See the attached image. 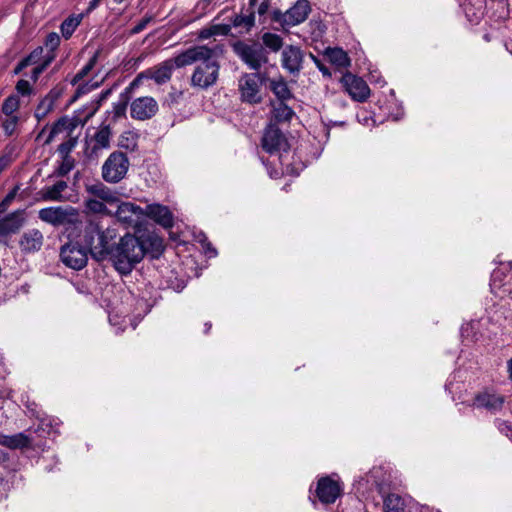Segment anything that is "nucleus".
Segmentation results:
<instances>
[{
	"label": "nucleus",
	"instance_id": "obj_1",
	"mask_svg": "<svg viewBox=\"0 0 512 512\" xmlns=\"http://www.w3.org/2000/svg\"><path fill=\"white\" fill-rule=\"evenodd\" d=\"M222 53L223 48L218 44L212 47L197 45L183 51V56L189 59L187 66L197 63L191 76V86L207 89L217 82L220 70L218 58Z\"/></svg>",
	"mask_w": 512,
	"mask_h": 512
},
{
	"label": "nucleus",
	"instance_id": "obj_2",
	"mask_svg": "<svg viewBox=\"0 0 512 512\" xmlns=\"http://www.w3.org/2000/svg\"><path fill=\"white\" fill-rule=\"evenodd\" d=\"M145 255L143 243L136 236L126 233L114 244L107 259L115 269L123 274H129Z\"/></svg>",
	"mask_w": 512,
	"mask_h": 512
},
{
	"label": "nucleus",
	"instance_id": "obj_3",
	"mask_svg": "<svg viewBox=\"0 0 512 512\" xmlns=\"http://www.w3.org/2000/svg\"><path fill=\"white\" fill-rule=\"evenodd\" d=\"M117 235L116 228L104 229L99 221L89 220L84 229L83 239L92 257L97 261H102L108 258Z\"/></svg>",
	"mask_w": 512,
	"mask_h": 512
},
{
	"label": "nucleus",
	"instance_id": "obj_4",
	"mask_svg": "<svg viewBox=\"0 0 512 512\" xmlns=\"http://www.w3.org/2000/svg\"><path fill=\"white\" fill-rule=\"evenodd\" d=\"M187 56H183V51L174 57L167 59L153 68L147 69L139 73L134 80L125 88V94L133 93L136 88L140 87L144 79H152L156 84L162 85L170 81L173 71L176 68L187 66L189 61Z\"/></svg>",
	"mask_w": 512,
	"mask_h": 512
},
{
	"label": "nucleus",
	"instance_id": "obj_5",
	"mask_svg": "<svg viewBox=\"0 0 512 512\" xmlns=\"http://www.w3.org/2000/svg\"><path fill=\"white\" fill-rule=\"evenodd\" d=\"M130 162L126 154L115 151L104 161L101 168V175L105 182L116 184L127 174Z\"/></svg>",
	"mask_w": 512,
	"mask_h": 512
},
{
	"label": "nucleus",
	"instance_id": "obj_6",
	"mask_svg": "<svg viewBox=\"0 0 512 512\" xmlns=\"http://www.w3.org/2000/svg\"><path fill=\"white\" fill-rule=\"evenodd\" d=\"M233 49L252 70H259L268 61L267 52L259 43L246 44L244 42H237L234 44Z\"/></svg>",
	"mask_w": 512,
	"mask_h": 512
},
{
	"label": "nucleus",
	"instance_id": "obj_7",
	"mask_svg": "<svg viewBox=\"0 0 512 512\" xmlns=\"http://www.w3.org/2000/svg\"><path fill=\"white\" fill-rule=\"evenodd\" d=\"M112 216L126 228L135 229L144 221V209L133 202L119 200L116 210L112 211Z\"/></svg>",
	"mask_w": 512,
	"mask_h": 512
},
{
	"label": "nucleus",
	"instance_id": "obj_8",
	"mask_svg": "<svg viewBox=\"0 0 512 512\" xmlns=\"http://www.w3.org/2000/svg\"><path fill=\"white\" fill-rule=\"evenodd\" d=\"M77 216V210L71 206L46 207L40 209L38 212V217L40 220L53 226L70 224L76 219Z\"/></svg>",
	"mask_w": 512,
	"mask_h": 512
},
{
	"label": "nucleus",
	"instance_id": "obj_9",
	"mask_svg": "<svg viewBox=\"0 0 512 512\" xmlns=\"http://www.w3.org/2000/svg\"><path fill=\"white\" fill-rule=\"evenodd\" d=\"M60 258L63 264L74 270H81L88 261L87 251L79 243H68L62 246Z\"/></svg>",
	"mask_w": 512,
	"mask_h": 512
},
{
	"label": "nucleus",
	"instance_id": "obj_10",
	"mask_svg": "<svg viewBox=\"0 0 512 512\" xmlns=\"http://www.w3.org/2000/svg\"><path fill=\"white\" fill-rule=\"evenodd\" d=\"M261 78L256 73L245 74L239 79V91L241 99L250 104L261 102L260 95Z\"/></svg>",
	"mask_w": 512,
	"mask_h": 512
},
{
	"label": "nucleus",
	"instance_id": "obj_11",
	"mask_svg": "<svg viewBox=\"0 0 512 512\" xmlns=\"http://www.w3.org/2000/svg\"><path fill=\"white\" fill-rule=\"evenodd\" d=\"M289 147L286 136L281 130L271 123L265 129L262 137V148L269 154L287 151Z\"/></svg>",
	"mask_w": 512,
	"mask_h": 512
},
{
	"label": "nucleus",
	"instance_id": "obj_12",
	"mask_svg": "<svg viewBox=\"0 0 512 512\" xmlns=\"http://www.w3.org/2000/svg\"><path fill=\"white\" fill-rule=\"evenodd\" d=\"M159 110L157 101L151 96H141L130 103V116L135 120H148L154 117Z\"/></svg>",
	"mask_w": 512,
	"mask_h": 512
},
{
	"label": "nucleus",
	"instance_id": "obj_13",
	"mask_svg": "<svg viewBox=\"0 0 512 512\" xmlns=\"http://www.w3.org/2000/svg\"><path fill=\"white\" fill-rule=\"evenodd\" d=\"M341 82L354 100L363 102L368 98L370 89L362 78L347 73L342 77Z\"/></svg>",
	"mask_w": 512,
	"mask_h": 512
},
{
	"label": "nucleus",
	"instance_id": "obj_14",
	"mask_svg": "<svg viewBox=\"0 0 512 512\" xmlns=\"http://www.w3.org/2000/svg\"><path fill=\"white\" fill-rule=\"evenodd\" d=\"M145 217H148L165 229L172 228L174 225V217L170 209L159 203L147 205L144 209Z\"/></svg>",
	"mask_w": 512,
	"mask_h": 512
},
{
	"label": "nucleus",
	"instance_id": "obj_15",
	"mask_svg": "<svg viewBox=\"0 0 512 512\" xmlns=\"http://www.w3.org/2000/svg\"><path fill=\"white\" fill-rule=\"evenodd\" d=\"M341 492L342 488L339 482L330 477H323L317 483L316 493L322 503H334Z\"/></svg>",
	"mask_w": 512,
	"mask_h": 512
},
{
	"label": "nucleus",
	"instance_id": "obj_16",
	"mask_svg": "<svg viewBox=\"0 0 512 512\" xmlns=\"http://www.w3.org/2000/svg\"><path fill=\"white\" fill-rule=\"evenodd\" d=\"M503 404L504 396L488 389L479 392L473 400L475 408H483L492 413L501 410Z\"/></svg>",
	"mask_w": 512,
	"mask_h": 512
},
{
	"label": "nucleus",
	"instance_id": "obj_17",
	"mask_svg": "<svg viewBox=\"0 0 512 512\" xmlns=\"http://www.w3.org/2000/svg\"><path fill=\"white\" fill-rule=\"evenodd\" d=\"M382 476V470L380 468H373L365 476L360 477L354 483L356 493L360 496H365L368 492L374 488L381 491L382 485L380 478Z\"/></svg>",
	"mask_w": 512,
	"mask_h": 512
},
{
	"label": "nucleus",
	"instance_id": "obj_18",
	"mask_svg": "<svg viewBox=\"0 0 512 512\" xmlns=\"http://www.w3.org/2000/svg\"><path fill=\"white\" fill-rule=\"evenodd\" d=\"M310 12V5L307 0H298L294 6L282 15L283 26H295L306 20Z\"/></svg>",
	"mask_w": 512,
	"mask_h": 512
},
{
	"label": "nucleus",
	"instance_id": "obj_19",
	"mask_svg": "<svg viewBox=\"0 0 512 512\" xmlns=\"http://www.w3.org/2000/svg\"><path fill=\"white\" fill-rule=\"evenodd\" d=\"M303 52L298 46H287L282 51V66L291 74H297L302 69Z\"/></svg>",
	"mask_w": 512,
	"mask_h": 512
},
{
	"label": "nucleus",
	"instance_id": "obj_20",
	"mask_svg": "<svg viewBox=\"0 0 512 512\" xmlns=\"http://www.w3.org/2000/svg\"><path fill=\"white\" fill-rule=\"evenodd\" d=\"M86 192L107 205H116L120 200V195L117 191L101 182L87 185Z\"/></svg>",
	"mask_w": 512,
	"mask_h": 512
},
{
	"label": "nucleus",
	"instance_id": "obj_21",
	"mask_svg": "<svg viewBox=\"0 0 512 512\" xmlns=\"http://www.w3.org/2000/svg\"><path fill=\"white\" fill-rule=\"evenodd\" d=\"M507 275L504 274L503 268L495 269L491 275L490 288L491 292L499 298H504L512 293V285L506 281Z\"/></svg>",
	"mask_w": 512,
	"mask_h": 512
},
{
	"label": "nucleus",
	"instance_id": "obj_22",
	"mask_svg": "<svg viewBox=\"0 0 512 512\" xmlns=\"http://www.w3.org/2000/svg\"><path fill=\"white\" fill-rule=\"evenodd\" d=\"M43 244V234L38 229L26 231L19 240L20 248L25 253L40 250Z\"/></svg>",
	"mask_w": 512,
	"mask_h": 512
},
{
	"label": "nucleus",
	"instance_id": "obj_23",
	"mask_svg": "<svg viewBox=\"0 0 512 512\" xmlns=\"http://www.w3.org/2000/svg\"><path fill=\"white\" fill-rule=\"evenodd\" d=\"M32 443L30 435L21 432L14 435H0V445L9 449H22L29 447Z\"/></svg>",
	"mask_w": 512,
	"mask_h": 512
},
{
	"label": "nucleus",
	"instance_id": "obj_24",
	"mask_svg": "<svg viewBox=\"0 0 512 512\" xmlns=\"http://www.w3.org/2000/svg\"><path fill=\"white\" fill-rule=\"evenodd\" d=\"M67 182L61 180L51 186H45L41 189V198L44 201H66L67 198L63 195V192L67 189Z\"/></svg>",
	"mask_w": 512,
	"mask_h": 512
},
{
	"label": "nucleus",
	"instance_id": "obj_25",
	"mask_svg": "<svg viewBox=\"0 0 512 512\" xmlns=\"http://www.w3.org/2000/svg\"><path fill=\"white\" fill-rule=\"evenodd\" d=\"M23 219L20 212H13L0 219V236L17 231L22 226Z\"/></svg>",
	"mask_w": 512,
	"mask_h": 512
},
{
	"label": "nucleus",
	"instance_id": "obj_26",
	"mask_svg": "<svg viewBox=\"0 0 512 512\" xmlns=\"http://www.w3.org/2000/svg\"><path fill=\"white\" fill-rule=\"evenodd\" d=\"M293 116L294 111L284 102H272V120L278 123L288 122Z\"/></svg>",
	"mask_w": 512,
	"mask_h": 512
},
{
	"label": "nucleus",
	"instance_id": "obj_27",
	"mask_svg": "<svg viewBox=\"0 0 512 512\" xmlns=\"http://www.w3.org/2000/svg\"><path fill=\"white\" fill-rule=\"evenodd\" d=\"M124 94L125 90L120 95L121 100L117 103H114L112 110L107 112L108 121L110 124L116 122L117 120L125 116L127 104L128 101L130 100V96L132 95V93H127L126 95Z\"/></svg>",
	"mask_w": 512,
	"mask_h": 512
},
{
	"label": "nucleus",
	"instance_id": "obj_28",
	"mask_svg": "<svg viewBox=\"0 0 512 512\" xmlns=\"http://www.w3.org/2000/svg\"><path fill=\"white\" fill-rule=\"evenodd\" d=\"M326 56L332 64L339 68H346L350 65L347 53L341 48H328Z\"/></svg>",
	"mask_w": 512,
	"mask_h": 512
},
{
	"label": "nucleus",
	"instance_id": "obj_29",
	"mask_svg": "<svg viewBox=\"0 0 512 512\" xmlns=\"http://www.w3.org/2000/svg\"><path fill=\"white\" fill-rule=\"evenodd\" d=\"M84 207L88 213L112 216V211L108 208L107 204L93 196L85 199Z\"/></svg>",
	"mask_w": 512,
	"mask_h": 512
},
{
	"label": "nucleus",
	"instance_id": "obj_30",
	"mask_svg": "<svg viewBox=\"0 0 512 512\" xmlns=\"http://www.w3.org/2000/svg\"><path fill=\"white\" fill-rule=\"evenodd\" d=\"M111 137L110 123L102 125L94 134V149H103L109 147Z\"/></svg>",
	"mask_w": 512,
	"mask_h": 512
},
{
	"label": "nucleus",
	"instance_id": "obj_31",
	"mask_svg": "<svg viewBox=\"0 0 512 512\" xmlns=\"http://www.w3.org/2000/svg\"><path fill=\"white\" fill-rule=\"evenodd\" d=\"M81 21L82 15H72L66 18L60 26L62 36L65 39H69L76 28L80 25Z\"/></svg>",
	"mask_w": 512,
	"mask_h": 512
},
{
	"label": "nucleus",
	"instance_id": "obj_32",
	"mask_svg": "<svg viewBox=\"0 0 512 512\" xmlns=\"http://www.w3.org/2000/svg\"><path fill=\"white\" fill-rule=\"evenodd\" d=\"M55 99L51 95L44 97L37 105L34 115L38 120L44 119L54 108Z\"/></svg>",
	"mask_w": 512,
	"mask_h": 512
},
{
	"label": "nucleus",
	"instance_id": "obj_33",
	"mask_svg": "<svg viewBox=\"0 0 512 512\" xmlns=\"http://www.w3.org/2000/svg\"><path fill=\"white\" fill-rule=\"evenodd\" d=\"M138 138L139 135L136 131H125L119 138V145L126 150L134 151L138 145Z\"/></svg>",
	"mask_w": 512,
	"mask_h": 512
},
{
	"label": "nucleus",
	"instance_id": "obj_34",
	"mask_svg": "<svg viewBox=\"0 0 512 512\" xmlns=\"http://www.w3.org/2000/svg\"><path fill=\"white\" fill-rule=\"evenodd\" d=\"M248 4L250 12L254 13V15L258 14L260 21H262V18H265L269 12L271 0H249Z\"/></svg>",
	"mask_w": 512,
	"mask_h": 512
},
{
	"label": "nucleus",
	"instance_id": "obj_35",
	"mask_svg": "<svg viewBox=\"0 0 512 512\" xmlns=\"http://www.w3.org/2000/svg\"><path fill=\"white\" fill-rule=\"evenodd\" d=\"M272 92L278 98L277 101L284 102L285 100L291 97V92L288 88V85L283 80H273L270 84Z\"/></svg>",
	"mask_w": 512,
	"mask_h": 512
},
{
	"label": "nucleus",
	"instance_id": "obj_36",
	"mask_svg": "<svg viewBox=\"0 0 512 512\" xmlns=\"http://www.w3.org/2000/svg\"><path fill=\"white\" fill-rule=\"evenodd\" d=\"M404 509V501L397 494H389L384 498L385 512H402Z\"/></svg>",
	"mask_w": 512,
	"mask_h": 512
},
{
	"label": "nucleus",
	"instance_id": "obj_37",
	"mask_svg": "<svg viewBox=\"0 0 512 512\" xmlns=\"http://www.w3.org/2000/svg\"><path fill=\"white\" fill-rule=\"evenodd\" d=\"M262 42L272 52H278L283 46L282 38L278 34L271 32H266L262 35Z\"/></svg>",
	"mask_w": 512,
	"mask_h": 512
},
{
	"label": "nucleus",
	"instance_id": "obj_38",
	"mask_svg": "<svg viewBox=\"0 0 512 512\" xmlns=\"http://www.w3.org/2000/svg\"><path fill=\"white\" fill-rule=\"evenodd\" d=\"M232 24L234 27H239L245 32H248L255 25V15L252 12H250L248 15H236L232 21Z\"/></svg>",
	"mask_w": 512,
	"mask_h": 512
},
{
	"label": "nucleus",
	"instance_id": "obj_39",
	"mask_svg": "<svg viewBox=\"0 0 512 512\" xmlns=\"http://www.w3.org/2000/svg\"><path fill=\"white\" fill-rule=\"evenodd\" d=\"M0 121L5 135L11 136L16 132L19 122L17 115H4V117H0Z\"/></svg>",
	"mask_w": 512,
	"mask_h": 512
},
{
	"label": "nucleus",
	"instance_id": "obj_40",
	"mask_svg": "<svg viewBox=\"0 0 512 512\" xmlns=\"http://www.w3.org/2000/svg\"><path fill=\"white\" fill-rule=\"evenodd\" d=\"M73 128V122L67 117H62L52 126L49 139L53 138L54 136L62 132L69 133L72 131Z\"/></svg>",
	"mask_w": 512,
	"mask_h": 512
},
{
	"label": "nucleus",
	"instance_id": "obj_41",
	"mask_svg": "<svg viewBox=\"0 0 512 512\" xmlns=\"http://www.w3.org/2000/svg\"><path fill=\"white\" fill-rule=\"evenodd\" d=\"M97 62V54L93 55L85 66L77 72V74L71 80L72 85L79 84L88 74L92 71Z\"/></svg>",
	"mask_w": 512,
	"mask_h": 512
},
{
	"label": "nucleus",
	"instance_id": "obj_42",
	"mask_svg": "<svg viewBox=\"0 0 512 512\" xmlns=\"http://www.w3.org/2000/svg\"><path fill=\"white\" fill-rule=\"evenodd\" d=\"M19 106L18 96L11 95L4 100L1 110L3 115H16L15 112L19 109Z\"/></svg>",
	"mask_w": 512,
	"mask_h": 512
},
{
	"label": "nucleus",
	"instance_id": "obj_43",
	"mask_svg": "<svg viewBox=\"0 0 512 512\" xmlns=\"http://www.w3.org/2000/svg\"><path fill=\"white\" fill-rule=\"evenodd\" d=\"M194 238L197 242H199L202 245L204 252L208 257L211 258L217 255V251L211 246L210 242H208L206 235L202 231L196 233L194 235Z\"/></svg>",
	"mask_w": 512,
	"mask_h": 512
},
{
	"label": "nucleus",
	"instance_id": "obj_44",
	"mask_svg": "<svg viewBox=\"0 0 512 512\" xmlns=\"http://www.w3.org/2000/svg\"><path fill=\"white\" fill-rule=\"evenodd\" d=\"M74 166L75 160L72 156L62 157V160L56 169V174L58 176H65L74 168Z\"/></svg>",
	"mask_w": 512,
	"mask_h": 512
},
{
	"label": "nucleus",
	"instance_id": "obj_45",
	"mask_svg": "<svg viewBox=\"0 0 512 512\" xmlns=\"http://www.w3.org/2000/svg\"><path fill=\"white\" fill-rule=\"evenodd\" d=\"M109 322L112 326L115 327V332L119 333L123 331L126 326V317H120L117 314L110 313L109 314Z\"/></svg>",
	"mask_w": 512,
	"mask_h": 512
},
{
	"label": "nucleus",
	"instance_id": "obj_46",
	"mask_svg": "<svg viewBox=\"0 0 512 512\" xmlns=\"http://www.w3.org/2000/svg\"><path fill=\"white\" fill-rule=\"evenodd\" d=\"M99 85H100V82H94V83L86 82L84 84L79 83V86L75 92L74 98H78V97L92 91L93 89H96Z\"/></svg>",
	"mask_w": 512,
	"mask_h": 512
},
{
	"label": "nucleus",
	"instance_id": "obj_47",
	"mask_svg": "<svg viewBox=\"0 0 512 512\" xmlns=\"http://www.w3.org/2000/svg\"><path fill=\"white\" fill-rule=\"evenodd\" d=\"M99 85H100V82H94V83L86 82L84 84L79 83V86L75 92L74 98H78V97L92 91L93 89H96Z\"/></svg>",
	"mask_w": 512,
	"mask_h": 512
},
{
	"label": "nucleus",
	"instance_id": "obj_48",
	"mask_svg": "<svg viewBox=\"0 0 512 512\" xmlns=\"http://www.w3.org/2000/svg\"><path fill=\"white\" fill-rule=\"evenodd\" d=\"M60 44V37L57 33H49L46 37L45 46L50 50L54 51Z\"/></svg>",
	"mask_w": 512,
	"mask_h": 512
},
{
	"label": "nucleus",
	"instance_id": "obj_49",
	"mask_svg": "<svg viewBox=\"0 0 512 512\" xmlns=\"http://www.w3.org/2000/svg\"><path fill=\"white\" fill-rule=\"evenodd\" d=\"M73 147L74 143L72 141H66L59 145L58 152L62 157L71 156L70 152L72 151Z\"/></svg>",
	"mask_w": 512,
	"mask_h": 512
},
{
	"label": "nucleus",
	"instance_id": "obj_50",
	"mask_svg": "<svg viewBox=\"0 0 512 512\" xmlns=\"http://www.w3.org/2000/svg\"><path fill=\"white\" fill-rule=\"evenodd\" d=\"M16 90L18 93L22 95H27L30 93L31 86L30 83L27 80H19L16 84Z\"/></svg>",
	"mask_w": 512,
	"mask_h": 512
},
{
	"label": "nucleus",
	"instance_id": "obj_51",
	"mask_svg": "<svg viewBox=\"0 0 512 512\" xmlns=\"http://www.w3.org/2000/svg\"><path fill=\"white\" fill-rule=\"evenodd\" d=\"M152 20V17L151 16H146L144 17L141 21H139L131 30V33L132 34H138L140 33L142 30H144L146 28V26L148 25V23Z\"/></svg>",
	"mask_w": 512,
	"mask_h": 512
},
{
	"label": "nucleus",
	"instance_id": "obj_52",
	"mask_svg": "<svg viewBox=\"0 0 512 512\" xmlns=\"http://www.w3.org/2000/svg\"><path fill=\"white\" fill-rule=\"evenodd\" d=\"M218 34V27L214 26L210 29H203L199 33V38L201 39H208L209 37Z\"/></svg>",
	"mask_w": 512,
	"mask_h": 512
},
{
	"label": "nucleus",
	"instance_id": "obj_53",
	"mask_svg": "<svg viewBox=\"0 0 512 512\" xmlns=\"http://www.w3.org/2000/svg\"><path fill=\"white\" fill-rule=\"evenodd\" d=\"M10 489V485L8 481L0 478V500L7 497L8 491Z\"/></svg>",
	"mask_w": 512,
	"mask_h": 512
},
{
	"label": "nucleus",
	"instance_id": "obj_54",
	"mask_svg": "<svg viewBox=\"0 0 512 512\" xmlns=\"http://www.w3.org/2000/svg\"><path fill=\"white\" fill-rule=\"evenodd\" d=\"M498 428L501 432L505 433L506 436H508V437L512 436V427L507 422L499 421Z\"/></svg>",
	"mask_w": 512,
	"mask_h": 512
},
{
	"label": "nucleus",
	"instance_id": "obj_55",
	"mask_svg": "<svg viewBox=\"0 0 512 512\" xmlns=\"http://www.w3.org/2000/svg\"><path fill=\"white\" fill-rule=\"evenodd\" d=\"M46 66H47V63H44V64L38 65L33 68L32 78L35 81L38 79L39 75L45 70Z\"/></svg>",
	"mask_w": 512,
	"mask_h": 512
},
{
	"label": "nucleus",
	"instance_id": "obj_56",
	"mask_svg": "<svg viewBox=\"0 0 512 512\" xmlns=\"http://www.w3.org/2000/svg\"><path fill=\"white\" fill-rule=\"evenodd\" d=\"M10 165V158L7 155L0 156V174Z\"/></svg>",
	"mask_w": 512,
	"mask_h": 512
},
{
	"label": "nucleus",
	"instance_id": "obj_57",
	"mask_svg": "<svg viewBox=\"0 0 512 512\" xmlns=\"http://www.w3.org/2000/svg\"><path fill=\"white\" fill-rule=\"evenodd\" d=\"M19 187H14L4 198L5 202H8L9 204L12 203V201L15 199L17 193H18Z\"/></svg>",
	"mask_w": 512,
	"mask_h": 512
},
{
	"label": "nucleus",
	"instance_id": "obj_58",
	"mask_svg": "<svg viewBox=\"0 0 512 512\" xmlns=\"http://www.w3.org/2000/svg\"><path fill=\"white\" fill-rule=\"evenodd\" d=\"M150 239H151V243H152V245H153V246H155V248H156L157 250L161 249V247H162V241H161V239H160V238H158L157 236H152V237H150Z\"/></svg>",
	"mask_w": 512,
	"mask_h": 512
},
{
	"label": "nucleus",
	"instance_id": "obj_59",
	"mask_svg": "<svg viewBox=\"0 0 512 512\" xmlns=\"http://www.w3.org/2000/svg\"><path fill=\"white\" fill-rule=\"evenodd\" d=\"M101 2L102 0H91L87 8V13H90L91 11L96 9Z\"/></svg>",
	"mask_w": 512,
	"mask_h": 512
},
{
	"label": "nucleus",
	"instance_id": "obj_60",
	"mask_svg": "<svg viewBox=\"0 0 512 512\" xmlns=\"http://www.w3.org/2000/svg\"><path fill=\"white\" fill-rule=\"evenodd\" d=\"M311 58L314 60V62L316 63V65L318 66L319 70L323 73V74H328V70L326 68H324L322 65H320V62L319 60L311 54Z\"/></svg>",
	"mask_w": 512,
	"mask_h": 512
},
{
	"label": "nucleus",
	"instance_id": "obj_61",
	"mask_svg": "<svg viewBox=\"0 0 512 512\" xmlns=\"http://www.w3.org/2000/svg\"><path fill=\"white\" fill-rule=\"evenodd\" d=\"M110 93H111V90H106V91L101 92V94L99 96L98 103H101L102 101L106 100L107 97L110 95Z\"/></svg>",
	"mask_w": 512,
	"mask_h": 512
},
{
	"label": "nucleus",
	"instance_id": "obj_62",
	"mask_svg": "<svg viewBox=\"0 0 512 512\" xmlns=\"http://www.w3.org/2000/svg\"><path fill=\"white\" fill-rule=\"evenodd\" d=\"M9 203L8 202H5V200L3 199L2 202L0 203V213H3L7 210V208L9 207Z\"/></svg>",
	"mask_w": 512,
	"mask_h": 512
},
{
	"label": "nucleus",
	"instance_id": "obj_63",
	"mask_svg": "<svg viewBox=\"0 0 512 512\" xmlns=\"http://www.w3.org/2000/svg\"><path fill=\"white\" fill-rule=\"evenodd\" d=\"M509 377L512 380V359L508 362Z\"/></svg>",
	"mask_w": 512,
	"mask_h": 512
},
{
	"label": "nucleus",
	"instance_id": "obj_64",
	"mask_svg": "<svg viewBox=\"0 0 512 512\" xmlns=\"http://www.w3.org/2000/svg\"><path fill=\"white\" fill-rule=\"evenodd\" d=\"M506 49L512 54V40L506 43Z\"/></svg>",
	"mask_w": 512,
	"mask_h": 512
}]
</instances>
